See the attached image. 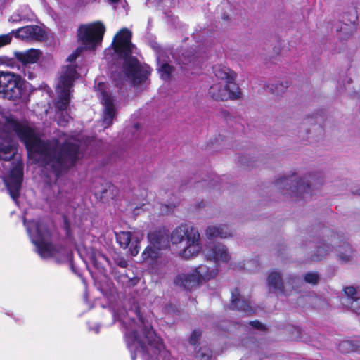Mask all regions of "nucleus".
I'll use <instances>...</instances> for the list:
<instances>
[{
  "mask_svg": "<svg viewBox=\"0 0 360 360\" xmlns=\"http://www.w3.org/2000/svg\"><path fill=\"white\" fill-rule=\"evenodd\" d=\"M18 138L25 145L29 153L44 168L50 181H56L60 174L73 166L82 157L83 143L79 138L60 137L58 140L42 141L25 122L19 121L14 117L6 118L2 131L0 133V160L11 162V166L4 181L11 196L16 200L23 179V164L18 159L17 143ZM46 192L53 191L47 200L53 208L63 202V196L59 186L54 182L45 188Z\"/></svg>",
  "mask_w": 360,
  "mask_h": 360,
  "instance_id": "f257e3e1",
  "label": "nucleus"
},
{
  "mask_svg": "<svg viewBox=\"0 0 360 360\" xmlns=\"http://www.w3.org/2000/svg\"><path fill=\"white\" fill-rule=\"evenodd\" d=\"M105 27L100 22L82 25L78 28V39L83 47H78L67 58L68 65L62 68L60 76L56 86L57 94L56 101V119L60 125H65L70 118L68 112L70 95L72 91L74 82L79 77L74 62L84 49L93 50L101 44Z\"/></svg>",
  "mask_w": 360,
  "mask_h": 360,
  "instance_id": "f03ea898",
  "label": "nucleus"
},
{
  "mask_svg": "<svg viewBox=\"0 0 360 360\" xmlns=\"http://www.w3.org/2000/svg\"><path fill=\"white\" fill-rule=\"evenodd\" d=\"M124 328V338L131 359L140 354L143 360H176L162 344L151 326L136 307L127 312V317L119 318Z\"/></svg>",
  "mask_w": 360,
  "mask_h": 360,
  "instance_id": "7ed1b4c3",
  "label": "nucleus"
},
{
  "mask_svg": "<svg viewBox=\"0 0 360 360\" xmlns=\"http://www.w3.org/2000/svg\"><path fill=\"white\" fill-rule=\"evenodd\" d=\"M27 233L34 245L37 253L44 259L53 258L58 262L69 259L70 251L65 247L56 246L51 243L50 227L41 220L24 221Z\"/></svg>",
  "mask_w": 360,
  "mask_h": 360,
  "instance_id": "20e7f679",
  "label": "nucleus"
},
{
  "mask_svg": "<svg viewBox=\"0 0 360 360\" xmlns=\"http://www.w3.org/2000/svg\"><path fill=\"white\" fill-rule=\"evenodd\" d=\"M131 38V32L127 28H123L115 35L112 45L115 52L124 59V79L130 81L134 85H138L146 79L150 71L148 67L141 66L136 58L129 56L134 48Z\"/></svg>",
  "mask_w": 360,
  "mask_h": 360,
  "instance_id": "39448f33",
  "label": "nucleus"
},
{
  "mask_svg": "<svg viewBox=\"0 0 360 360\" xmlns=\"http://www.w3.org/2000/svg\"><path fill=\"white\" fill-rule=\"evenodd\" d=\"M171 240L174 244L185 241V246L180 251L179 255L186 259L195 257L202 250L198 231L186 224H181L173 230Z\"/></svg>",
  "mask_w": 360,
  "mask_h": 360,
  "instance_id": "423d86ee",
  "label": "nucleus"
},
{
  "mask_svg": "<svg viewBox=\"0 0 360 360\" xmlns=\"http://www.w3.org/2000/svg\"><path fill=\"white\" fill-rule=\"evenodd\" d=\"M217 267L210 268L201 264L194 269L178 274L174 280L176 285L188 290H193L204 283L214 278L218 274Z\"/></svg>",
  "mask_w": 360,
  "mask_h": 360,
  "instance_id": "0eeeda50",
  "label": "nucleus"
},
{
  "mask_svg": "<svg viewBox=\"0 0 360 360\" xmlns=\"http://www.w3.org/2000/svg\"><path fill=\"white\" fill-rule=\"evenodd\" d=\"M276 184L284 194L290 195L295 200L306 199L314 191L308 178L300 179L296 174L281 177Z\"/></svg>",
  "mask_w": 360,
  "mask_h": 360,
  "instance_id": "6e6552de",
  "label": "nucleus"
},
{
  "mask_svg": "<svg viewBox=\"0 0 360 360\" xmlns=\"http://www.w3.org/2000/svg\"><path fill=\"white\" fill-rule=\"evenodd\" d=\"M20 76L9 72L0 71V95L8 100H16L21 96Z\"/></svg>",
  "mask_w": 360,
  "mask_h": 360,
  "instance_id": "1a4fd4ad",
  "label": "nucleus"
},
{
  "mask_svg": "<svg viewBox=\"0 0 360 360\" xmlns=\"http://www.w3.org/2000/svg\"><path fill=\"white\" fill-rule=\"evenodd\" d=\"M301 281L299 278H293L291 281L283 283L281 276L278 272L272 271L268 276L267 285L269 292L276 295H289L291 291V285L298 284Z\"/></svg>",
  "mask_w": 360,
  "mask_h": 360,
  "instance_id": "9d476101",
  "label": "nucleus"
},
{
  "mask_svg": "<svg viewBox=\"0 0 360 360\" xmlns=\"http://www.w3.org/2000/svg\"><path fill=\"white\" fill-rule=\"evenodd\" d=\"M210 95L215 100L226 101L237 98L240 96V91L236 84L215 83L209 90Z\"/></svg>",
  "mask_w": 360,
  "mask_h": 360,
  "instance_id": "9b49d317",
  "label": "nucleus"
},
{
  "mask_svg": "<svg viewBox=\"0 0 360 360\" xmlns=\"http://www.w3.org/2000/svg\"><path fill=\"white\" fill-rule=\"evenodd\" d=\"M204 255L207 260L213 261L217 264H227L231 259L227 248L221 243L207 246L204 250Z\"/></svg>",
  "mask_w": 360,
  "mask_h": 360,
  "instance_id": "f8f14e48",
  "label": "nucleus"
},
{
  "mask_svg": "<svg viewBox=\"0 0 360 360\" xmlns=\"http://www.w3.org/2000/svg\"><path fill=\"white\" fill-rule=\"evenodd\" d=\"M13 35L22 40L41 41L45 37L44 30L38 25H28L12 30Z\"/></svg>",
  "mask_w": 360,
  "mask_h": 360,
  "instance_id": "ddd939ff",
  "label": "nucleus"
},
{
  "mask_svg": "<svg viewBox=\"0 0 360 360\" xmlns=\"http://www.w3.org/2000/svg\"><path fill=\"white\" fill-rule=\"evenodd\" d=\"M101 95L103 105V125L104 128H107L112 124L116 115V110L112 96L106 91H102Z\"/></svg>",
  "mask_w": 360,
  "mask_h": 360,
  "instance_id": "4468645a",
  "label": "nucleus"
},
{
  "mask_svg": "<svg viewBox=\"0 0 360 360\" xmlns=\"http://www.w3.org/2000/svg\"><path fill=\"white\" fill-rule=\"evenodd\" d=\"M116 240L120 245L126 249L131 244L129 248L130 253L132 256H136L139 252V239L137 236H132L131 233L129 231H120L116 233Z\"/></svg>",
  "mask_w": 360,
  "mask_h": 360,
  "instance_id": "2eb2a0df",
  "label": "nucleus"
},
{
  "mask_svg": "<svg viewBox=\"0 0 360 360\" xmlns=\"http://www.w3.org/2000/svg\"><path fill=\"white\" fill-rule=\"evenodd\" d=\"M335 254L336 259L340 264H349L355 260L356 254L353 251L351 245L347 242H342L336 245L335 247Z\"/></svg>",
  "mask_w": 360,
  "mask_h": 360,
  "instance_id": "dca6fc26",
  "label": "nucleus"
},
{
  "mask_svg": "<svg viewBox=\"0 0 360 360\" xmlns=\"http://www.w3.org/2000/svg\"><path fill=\"white\" fill-rule=\"evenodd\" d=\"M230 308L240 311L245 314H250L254 311L252 307L250 306V302L247 299L241 298L238 289H235L231 292V303Z\"/></svg>",
  "mask_w": 360,
  "mask_h": 360,
  "instance_id": "f3484780",
  "label": "nucleus"
},
{
  "mask_svg": "<svg viewBox=\"0 0 360 360\" xmlns=\"http://www.w3.org/2000/svg\"><path fill=\"white\" fill-rule=\"evenodd\" d=\"M330 243L326 242V240H323L319 243V244L316 246V250L311 255V259L313 261H319L329 255L333 248L335 249L336 245V239L331 238L328 239Z\"/></svg>",
  "mask_w": 360,
  "mask_h": 360,
  "instance_id": "a211bd4d",
  "label": "nucleus"
},
{
  "mask_svg": "<svg viewBox=\"0 0 360 360\" xmlns=\"http://www.w3.org/2000/svg\"><path fill=\"white\" fill-rule=\"evenodd\" d=\"M148 238L150 244L158 250L166 248L169 245L168 235L165 230L150 232Z\"/></svg>",
  "mask_w": 360,
  "mask_h": 360,
  "instance_id": "6ab92c4d",
  "label": "nucleus"
},
{
  "mask_svg": "<svg viewBox=\"0 0 360 360\" xmlns=\"http://www.w3.org/2000/svg\"><path fill=\"white\" fill-rule=\"evenodd\" d=\"M167 58L165 51L162 50L157 51L158 70L161 78L164 80L169 79L173 71V68L167 63Z\"/></svg>",
  "mask_w": 360,
  "mask_h": 360,
  "instance_id": "aec40b11",
  "label": "nucleus"
},
{
  "mask_svg": "<svg viewBox=\"0 0 360 360\" xmlns=\"http://www.w3.org/2000/svg\"><path fill=\"white\" fill-rule=\"evenodd\" d=\"M213 72L215 77L220 79V82L224 84H236L234 82L235 73L229 68L222 65H216L213 67Z\"/></svg>",
  "mask_w": 360,
  "mask_h": 360,
  "instance_id": "412c9836",
  "label": "nucleus"
},
{
  "mask_svg": "<svg viewBox=\"0 0 360 360\" xmlns=\"http://www.w3.org/2000/svg\"><path fill=\"white\" fill-rule=\"evenodd\" d=\"M41 55V53L39 50L33 49L23 52L15 53V58L22 63L23 66L37 63L40 58Z\"/></svg>",
  "mask_w": 360,
  "mask_h": 360,
  "instance_id": "4be33fe9",
  "label": "nucleus"
},
{
  "mask_svg": "<svg viewBox=\"0 0 360 360\" xmlns=\"http://www.w3.org/2000/svg\"><path fill=\"white\" fill-rule=\"evenodd\" d=\"M206 235L209 238H226L231 236V232L226 225L210 226L206 229Z\"/></svg>",
  "mask_w": 360,
  "mask_h": 360,
  "instance_id": "5701e85b",
  "label": "nucleus"
},
{
  "mask_svg": "<svg viewBox=\"0 0 360 360\" xmlns=\"http://www.w3.org/2000/svg\"><path fill=\"white\" fill-rule=\"evenodd\" d=\"M78 252L84 262L87 263V261L89 260L90 262L93 264V265L97 268L99 271H101L100 266L97 262V260L99 258L103 259V255L101 254L96 255L92 250H86L85 248H78Z\"/></svg>",
  "mask_w": 360,
  "mask_h": 360,
  "instance_id": "b1692460",
  "label": "nucleus"
},
{
  "mask_svg": "<svg viewBox=\"0 0 360 360\" xmlns=\"http://www.w3.org/2000/svg\"><path fill=\"white\" fill-rule=\"evenodd\" d=\"M158 250L150 244L142 252L143 260L150 264H153L160 256Z\"/></svg>",
  "mask_w": 360,
  "mask_h": 360,
  "instance_id": "393cba45",
  "label": "nucleus"
},
{
  "mask_svg": "<svg viewBox=\"0 0 360 360\" xmlns=\"http://www.w3.org/2000/svg\"><path fill=\"white\" fill-rule=\"evenodd\" d=\"M339 349L342 352H360V342L354 344L351 341H343L340 344Z\"/></svg>",
  "mask_w": 360,
  "mask_h": 360,
  "instance_id": "a878e982",
  "label": "nucleus"
},
{
  "mask_svg": "<svg viewBox=\"0 0 360 360\" xmlns=\"http://www.w3.org/2000/svg\"><path fill=\"white\" fill-rule=\"evenodd\" d=\"M346 306L349 307L356 314H360V297H356L354 299L349 297L347 300V303L345 304Z\"/></svg>",
  "mask_w": 360,
  "mask_h": 360,
  "instance_id": "bb28decb",
  "label": "nucleus"
},
{
  "mask_svg": "<svg viewBox=\"0 0 360 360\" xmlns=\"http://www.w3.org/2000/svg\"><path fill=\"white\" fill-rule=\"evenodd\" d=\"M345 294L346 297L343 299L342 303L345 304L347 303V300L351 297V299H354L356 296V289L353 286H347L344 289Z\"/></svg>",
  "mask_w": 360,
  "mask_h": 360,
  "instance_id": "cd10ccee",
  "label": "nucleus"
},
{
  "mask_svg": "<svg viewBox=\"0 0 360 360\" xmlns=\"http://www.w3.org/2000/svg\"><path fill=\"white\" fill-rule=\"evenodd\" d=\"M109 2L113 5L114 8L117 10L118 11H121L122 10H125V7L127 4L125 0H108Z\"/></svg>",
  "mask_w": 360,
  "mask_h": 360,
  "instance_id": "c85d7f7f",
  "label": "nucleus"
},
{
  "mask_svg": "<svg viewBox=\"0 0 360 360\" xmlns=\"http://www.w3.org/2000/svg\"><path fill=\"white\" fill-rule=\"evenodd\" d=\"M304 281L308 283L316 284L319 281V275L314 272H309L304 275Z\"/></svg>",
  "mask_w": 360,
  "mask_h": 360,
  "instance_id": "c756f323",
  "label": "nucleus"
},
{
  "mask_svg": "<svg viewBox=\"0 0 360 360\" xmlns=\"http://www.w3.org/2000/svg\"><path fill=\"white\" fill-rule=\"evenodd\" d=\"M244 265V268L246 269L248 271L251 272L257 271L259 267L258 261L256 259L248 261Z\"/></svg>",
  "mask_w": 360,
  "mask_h": 360,
  "instance_id": "7c9ffc66",
  "label": "nucleus"
},
{
  "mask_svg": "<svg viewBox=\"0 0 360 360\" xmlns=\"http://www.w3.org/2000/svg\"><path fill=\"white\" fill-rule=\"evenodd\" d=\"M13 39L12 32L6 34L0 35V48L11 43Z\"/></svg>",
  "mask_w": 360,
  "mask_h": 360,
  "instance_id": "2f4dec72",
  "label": "nucleus"
},
{
  "mask_svg": "<svg viewBox=\"0 0 360 360\" xmlns=\"http://www.w3.org/2000/svg\"><path fill=\"white\" fill-rule=\"evenodd\" d=\"M201 336V333L199 330H195L191 335L189 342L192 345H195Z\"/></svg>",
  "mask_w": 360,
  "mask_h": 360,
  "instance_id": "473e14b6",
  "label": "nucleus"
},
{
  "mask_svg": "<svg viewBox=\"0 0 360 360\" xmlns=\"http://www.w3.org/2000/svg\"><path fill=\"white\" fill-rule=\"evenodd\" d=\"M197 356L200 357L202 360H210L211 357L210 351L209 349H205V351L200 349L197 353Z\"/></svg>",
  "mask_w": 360,
  "mask_h": 360,
  "instance_id": "72a5a7b5",
  "label": "nucleus"
},
{
  "mask_svg": "<svg viewBox=\"0 0 360 360\" xmlns=\"http://www.w3.org/2000/svg\"><path fill=\"white\" fill-rule=\"evenodd\" d=\"M195 59L194 56H186L185 54H182L181 58L179 59V63H182L184 65H188L189 63H191Z\"/></svg>",
  "mask_w": 360,
  "mask_h": 360,
  "instance_id": "f704fd0d",
  "label": "nucleus"
},
{
  "mask_svg": "<svg viewBox=\"0 0 360 360\" xmlns=\"http://www.w3.org/2000/svg\"><path fill=\"white\" fill-rule=\"evenodd\" d=\"M250 325L255 329L259 330H264L265 329L264 326H263L260 322L258 321H254L250 322Z\"/></svg>",
  "mask_w": 360,
  "mask_h": 360,
  "instance_id": "c9c22d12",
  "label": "nucleus"
},
{
  "mask_svg": "<svg viewBox=\"0 0 360 360\" xmlns=\"http://www.w3.org/2000/svg\"><path fill=\"white\" fill-rule=\"evenodd\" d=\"M288 87V83L285 82V84L281 83L279 84H276V93L279 94L284 91Z\"/></svg>",
  "mask_w": 360,
  "mask_h": 360,
  "instance_id": "e433bc0d",
  "label": "nucleus"
},
{
  "mask_svg": "<svg viewBox=\"0 0 360 360\" xmlns=\"http://www.w3.org/2000/svg\"><path fill=\"white\" fill-rule=\"evenodd\" d=\"M108 186H109L107 184L103 185V188L101 191H98V190L95 191V195H100V196L102 197L107 192V187H108Z\"/></svg>",
  "mask_w": 360,
  "mask_h": 360,
  "instance_id": "4c0bfd02",
  "label": "nucleus"
},
{
  "mask_svg": "<svg viewBox=\"0 0 360 360\" xmlns=\"http://www.w3.org/2000/svg\"><path fill=\"white\" fill-rule=\"evenodd\" d=\"M117 264L119 266H120L122 268H126L128 265L127 261L124 259H120L117 260Z\"/></svg>",
  "mask_w": 360,
  "mask_h": 360,
  "instance_id": "58836bf2",
  "label": "nucleus"
},
{
  "mask_svg": "<svg viewBox=\"0 0 360 360\" xmlns=\"http://www.w3.org/2000/svg\"><path fill=\"white\" fill-rule=\"evenodd\" d=\"M89 330H93L95 333H98L100 330V326H99V325H97V324L95 325V326L94 328H91V326H89Z\"/></svg>",
  "mask_w": 360,
  "mask_h": 360,
  "instance_id": "ea45409f",
  "label": "nucleus"
},
{
  "mask_svg": "<svg viewBox=\"0 0 360 360\" xmlns=\"http://www.w3.org/2000/svg\"><path fill=\"white\" fill-rule=\"evenodd\" d=\"M9 117H13V116L12 115L6 116V117H4L3 122H0V133L2 131V129L4 128L6 118Z\"/></svg>",
  "mask_w": 360,
  "mask_h": 360,
  "instance_id": "a19ab883",
  "label": "nucleus"
},
{
  "mask_svg": "<svg viewBox=\"0 0 360 360\" xmlns=\"http://www.w3.org/2000/svg\"><path fill=\"white\" fill-rule=\"evenodd\" d=\"M165 206L168 208L167 211H169L170 210H172L174 207H175L176 205L172 203V204H169V205H165Z\"/></svg>",
  "mask_w": 360,
  "mask_h": 360,
  "instance_id": "79ce46f5",
  "label": "nucleus"
},
{
  "mask_svg": "<svg viewBox=\"0 0 360 360\" xmlns=\"http://www.w3.org/2000/svg\"><path fill=\"white\" fill-rule=\"evenodd\" d=\"M11 19H12V20H13V21H18V20H20L21 18H16V17H15V15H13L11 16Z\"/></svg>",
  "mask_w": 360,
  "mask_h": 360,
  "instance_id": "37998d69",
  "label": "nucleus"
},
{
  "mask_svg": "<svg viewBox=\"0 0 360 360\" xmlns=\"http://www.w3.org/2000/svg\"><path fill=\"white\" fill-rule=\"evenodd\" d=\"M27 77L29 79H32L34 77V76L32 73L28 72Z\"/></svg>",
  "mask_w": 360,
  "mask_h": 360,
  "instance_id": "c03bdc74",
  "label": "nucleus"
},
{
  "mask_svg": "<svg viewBox=\"0 0 360 360\" xmlns=\"http://www.w3.org/2000/svg\"><path fill=\"white\" fill-rule=\"evenodd\" d=\"M23 72H24V75H25V76H26V75H27V73L25 72V70H23Z\"/></svg>",
  "mask_w": 360,
  "mask_h": 360,
  "instance_id": "a18cd8bd",
  "label": "nucleus"
}]
</instances>
